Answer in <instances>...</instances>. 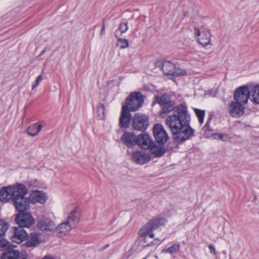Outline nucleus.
<instances>
[{
	"label": "nucleus",
	"mask_w": 259,
	"mask_h": 259,
	"mask_svg": "<svg viewBox=\"0 0 259 259\" xmlns=\"http://www.w3.org/2000/svg\"><path fill=\"white\" fill-rule=\"evenodd\" d=\"M143 259H146V257H145V258H143Z\"/></svg>",
	"instance_id": "43"
},
{
	"label": "nucleus",
	"mask_w": 259,
	"mask_h": 259,
	"mask_svg": "<svg viewBox=\"0 0 259 259\" xmlns=\"http://www.w3.org/2000/svg\"><path fill=\"white\" fill-rule=\"evenodd\" d=\"M208 248L210 250V252L211 253H212L213 254H215V249L212 245H211V244L209 245Z\"/></svg>",
	"instance_id": "38"
},
{
	"label": "nucleus",
	"mask_w": 259,
	"mask_h": 259,
	"mask_svg": "<svg viewBox=\"0 0 259 259\" xmlns=\"http://www.w3.org/2000/svg\"><path fill=\"white\" fill-rule=\"evenodd\" d=\"M80 214V209L76 207L69 213L66 221L75 228L79 223Z\"/></svg>",
	"instance_id": "15"
},
{
	"label": "nucleus",
	"mask_w": 259,
	"mask_h": 259,
	"mask_svg": "<svg viewBox=\"0 0 259 259\" xmlns=\"http://www.w3.org/2000/svg\"><path fill=\"white\" fill-rule=\"evenodd\" d=\"M42 259H54L53 257L51 256H44Z\"/></svg>",
	"instance_id": "41"
},
{
	"label": "nucleus",
	"mask_w": 259,
	"mask_h": 259,
	"mask_svg": "<svg viewBox=\"0 0 259 259\" xmlns=\"http://www.w3.org/2000/svg\"><path fill=\"white\" fill-rule=\"evenodd\" d=\"M11 243L6 240H0V249L5 250L10 247Z\"/></svg>",
	"instance_id": "34"
},
{
	"label": "nucleus",
	"mask_w": 259,
	"mask_h": 259,
	"mask_svg": "<svg viewBox=\"0 0 259 259\" xmlns=\"http://www.w3.org/2000/svg\"><path fill=\"white\" fill-rule=\"evenodd\" d=\"M149 150L150 152L156 157H160L165 153V150L162 146H156L155 143L149 148Z\"/></svg>",
	"instance_id": "25"
},
{
	"label": "nucleus",
	"mask_w": 259,
	"mask_h": 259,
	"mask_svg": "<svg viewBox=\"0 0 259 259\" xmlns=\"http://www.w3.org/2000/svg\"><path fill=\"white\" fill-rule=\"evenodd\" d=\"M195 37H197V41L201 46L205 47L208 45H211V34L209 30L201 31L198 28H194Z\"/></svg>",
	"instance_id": "9"
},
{
	"label": "nucleus",
	"mask_w": 259,
	"mask_h": 259,
	"mask_svg": "<svg viewBox=\"0 0 259 259\" xmlns=\"http://www.w3.org/2000/svg\"><path fill=\"white\" fill-rule=\"evenodd\" d=\"M165 222L164 218L158 217L151 219L141 227L138 231L139 241L141 246L145 247L154 245L155 240L153 241L155 236L153 231L164 225Z\"/></svg>",
	"instance_id": "2"
},
{
	"label": "nucleus",
	"mask_w": 259,
	"mask_h": 259,
	"mask_svg": "<svg viewBox=\"0 0 259 259\" xmlns=\"http://www.w3.org/2000/svg\"><path fill=\"white\" fill-rule=\"evenodd\" d=\"M250 91L247 86H242L238 88L235 92L234 100L239 103L246 104L250 97Z\"/></svg>",
	"instance_id": "10"
},
{
	"label": "nucleus",
	"mask_w": 259,
	"mask_h": 259,
	"mask_svg": "<svg viewBox=\"0 0 259 259\" xmlns=\"http://www.w3.org/2000/svg\"><path fill=\"white\" fill-rule=\"evenodd\" d=\"M138 137L132 132H126L121 136V140L126 146L131 147L137 144Z\"/></svg>",
	"instance_id": "19"
},
{
	"label": "nucleus",
	"mask_w": 259,
	"mask_h": 259,
	"mask_svg": "<svg viewBox=\"0 0 259 259\" xmlns=\"http://www.w3.org/2000/svg\"><path fill=\"white\" fill-rule=\"evenodd\" d=\"M15 221L19 227L29 228L34 224V219L30 212L23 211L19 212L16 216Z\"/></svg>",
	"instance_id": "6"
},
{
	"label": "nucleus",
	"mask_w": 259,
	"mask_h": 259,
	"mask_svg": "<svg viewBox=\"0 0 259 259\" xmlns=\"http://www.w3.org/2000/svg\"><path fill=\"white\" fill-rule=\"evenodd\" d=\"M243 103L238 102H232L229 107V112L232 117H238L244 113Z\"/></svg>",
	"instance_id": "18"
},
{
	"label": "nucleus",
	"mask_w": 259,
	"mask_h": 259,
	"mask_svg": "<svg viewBox=\"0 0 259 259\" xmlns=\"http://www.w3.org/2000/svg\"><path fill=\"white\" fill-rule=\"evenodd\" d=\"M24 186L22 184H16L3 187L0 190V200L3 202H7L11 199L14 200L20 191L24 190L23 189Z\"/></svg>",
	"instance_id": "3"
},
{
	"label": "nucleus",
	"mask_w": 259,
	"mask_h": 259,
	"mask_svg": "<svg viewBox=\"0 0 259 259\" xmlns=\"http://www.w3.org/2000/svg\"><path fill=\"white\" fill-rule=\"evenodd\" d=\"M131 115L126 106H122L119 119V124L121 127H127L131 121Z\"/></svg>",
	"instance_id": "20"
},
{
	"label": "nucleus",
	"mask_w": 259,
	"mask_h": 259,
	"mask_svg": "<svg viewBox=\"0 0 259 259\" xmlns=\"http://www.w3.org/2000/svg\"><path fill=\"white\" fill-rule=\"evenodd\" d=\"M98 115L100 119L103 118L104 116L105 107L103 104H101L97 108Z\"/></svg>",
	"instance_id": "33"
},
{
	"label": "nucleus",
	"mask_w": 259,
	"mask_h": 259,
	"mask_svg": "<svg viewBox=\"0 0 259 259\" xmlns=\"http://www.w3.org/2000/svg\"><path fill=\"white\" fill-rule=\"evenodd\" d=\"M37 227L42 231L51 232L55 229L56 224L50 218H43L38 222Z\"/></svg>",
	"instance_id": "11"
},
{
	"label": "nucleus",
	"mask_w": 259,
	"mask_h": 259,
	"mask_svg": "<svg viewBox=\"0 0 259 259\" xmlns=\"http://www.w3.org/2000/svg\"><path fill=\"white\" fill-rule=\"evenodd\" d=\"M47 199L46 194L41 191H33L30 193L29 196L30 201L33 204L36 203L44 204Z\"/></svg>",
	"instance_id": "16"
},
{
	"label": "nucleus",
	"mask_w": 259,
	"mask_h": 259,
	"mask_svg": "<svg viewBox=\"0 0 259 259\" xmlns=\"http://www.w3.org/2000/svg\"><path fill=\"white\" fill-rule=\"evenodd\" d=\"M132 159L138 164H144L149 161L151 158L148 154L144 151H136L133 153Z\"/></svg>",
	"instance_id": "12"
},
{
	"label": "nucleus",
	"mask_w": 259,
	"mask_h": 259,
	"mask_svg": "<svg viewBox=\"0 0 259 259\" xmlns=\"http://www.w3.org/2000/svg\"><path fill=\"white\" fill-rule=\"evenodd\" d=\"M118 29L120 31L121 34L125 33L128 29L127 23H120Z\"/></svg>",
	"instance_id": "35"
},
{
	"label": "nucleus",
	"mask_w": 259,
	"mask_h": 259,
	"mask_svg": "<svg viewBox=\"0 0 259 259\" xmlns=\"http://www.w3.org/2000/svg\"><path fill=\"white\" fill-rule=\"evenodd\" d=\"M194 111L198 118L199 122H200V123H203L204 121L205 111L204 110H199L198 109H194Z\"/></svg>",
	"instance_id": "30"
},
{
	"label": "nucleus",
	"mask_w": 259,
	"mask_h": 259,
	"mask_svg": "<svg viewBox=\"0 0 259 259\" xmlns=\"http://www.w3.org/2000/svg\"><path fill=\"white\" fill-rule=\"evenodd\" d=\"M148 124V118L145 115L137 113L133 119V126L135 130L143 132Z\"/></svg>",
	"instance_id": "7"
},
{
	"label": "nucleus",
	"mask_w": 259,
	"mask_h": 259,
	"mask_svg": "<svg viewBox=\"0 0 259 259\" xmlns=\"http://www.w3.org/2000/svg\"><path fill=\"white\" fill-rule=\"evenodd\" d=\"M115 38L117 40V46L120 49H123L128 47V40L126 39L121 38L117 34H115Z\"/></svg>",
	"instance_id": "27"
},
{
	"label": "nucleus",
	"mask_w": 259,
	"mask_h": 259,
	"mask_svg": "<svg viewBox=\"0 0 259 259\" xmlns=\"http://www.w3.org/2000/svg\"><path fill=\"white\" fill-rule=\"evenodd\" d=\"M215 139L226 141L228 140V136L225 134H215L214 135Z\"/></svg>",
	"instance_id": "36"
},
{
	"label": "nucleus",
	"mask_w": 259,
	"mask_h": 259,
	"mask_svg": "<svg viewBox=\"0 0 259 259\" xmlns=\"http://www.w3.org/2000/svg\"><path fill=\"white\" fill-rule=\"evenodd\" d=\"M171 97L168 94H164L161 97L156 96L154 103H157L161 105H174L175 102L170 99Z\"/></svg>",
	"instance_id": "23"
},
{
	"label": "nucleus",
	"mask_w": 259,
	"mask_h": 259,
	"mask_svg": "<svg viewBox=\"0 0 259 259\" xmlns=\"http://www.w3.org/2000/svg\"><path fill=\"white\" fill-rule=\"evenodd\" d=\"M250 100L256 104H259V85L254 86L250 91Z\"/></svg>",
	"instance_id": "26"
},
{
	"label": "nucleus",
	"mask_w": 259,
	"mask_h": 259,
	"mask_svg": "<svg viewBox=\"0 0 259 259\" xmlns=\"http://www.w3.org/2000/svg\"><path fill=\"white\" fill-rule=\"evenodd\" d=\"M9 224L4 220H0V238L5 235L9 228Z\"/></svg>",
	"instance_id": "28"
},
{
	"label": "nucleus",
	"mask_w": 259,
	"mask_h": 259,
	"mask_svg": "<svg viewBox=\"0 0 259 259\" xmlns=\"http://www.w3.org/2000/svg\"><path fill=\"white\" fill-rule=\"evenodd\" d=\"M187 72L185 70H183L180 68H177L175 66V70H173L172 76H178L180 75H184L186 74Z\"/></svg>",
	"instance_id": "31"
},
{
	"label": "nucleus",
	"mask_w": 259,
	"mask_h": 259,
	"mask_svg": "<svg viewBox=\"0 0 259 259\" xmlns=\"http://www.w3.org/2000/svg\"><path fill=\"white\" fill-rule=\"evenodd\" d=\"M26 185L29 188H34L39 187L41 184L38 180L34 179L28 181L26 183Z\"/></svg>",
	"instance_id": "32"
},
{
	"label": "nucleus",
	"mask_w": 259,
	"mask_h": 259,
	"mask_svg": "<svg viewBox=\"0 0 259 259\" xmlns=\"http://www.w3.org/2000/svg\"><path fill=\"white\" fill-rule=\"evenodd\" d=\"M105 24L103 23L102 24V28H101V31H100V34L101 35H103L105 33Z\"/></svg>",
	"instance_id": "40"
},
{
	"label": "nucleus",
	"mask_w": 259,
	"mask_h": 259,
	"mask_svg": "<svg viewBox=\"0 0 259 259\" xmlns=\"http://www.w3.org/2000/svg\"><path fill=\"white\" fill-rule=\"evenodd\" d=\"M108 246H109V245H108H108H107L105 247V248H107V247H108Z\"/></svg>",
	"instance_id": "42"
},
{
	"label": "nucleus",
	"mask_w": 259,
	"mask_h": 259,
	"mask_svg": "<svg viewBox=\"0 0 259 259\" xmlns=\"http://www.w3.org/2000/svg\"><path fill=\"white\" fill-rule=\"evenodd\" d=\"M42 74H40L37 76L35 80V84H34L32 85V90H34L36 87H37L39 84V83L42 81Z\"/></svg>",
	"instance_id": "37"
},
{
	"label": "nucleus",
	"mask_w": 259,
	"mask_h": 259,
	"mask_svg": "<svg viewBox=\"0 0 259 259\" xmlns=\"http://www.w3.org/2000/svg\"><path fill=\"white\" fill-rule=\"evenodd\" d=\"M23 189L24 190L20 191L13 201L14 205L19 212L25 211L30 206V200L25 197L28 193L27 188L24 185Z\"/></svg>",
	"instance_id": "4"
},
{
	"label": "nucleus",
	"mask_w": 259,
	"mask_h": 259,
	"mask_svg": "<svg viewBox=\"0 0 259 259\" xmlns=\"http://www.w3.org/2000/svg\"><path fill=\"white\" fill-rule=\"evenodd\" d=\"M203 128L204 129L205 132L209 131L210 130H209V124L208 121H207L206 122V123L205 124V125L204 126Z\"/></svg>",
	"instance_id": "39"
},
{
	"label": "nucleus",
	"mask_w": 259,
	"mask_h": 259,
	"mask_svg": "<svg viewBox=\"0 0 259 259\" xmlns=\"http://www.w3.org/2000/svg\"><path fill=\"white\" fill-rule=\"evenodd\" d=\"M144 102V98L140 93H131L126 100V106L128 111H135L141 107Z\"/></svg>",
	"instance_id": "5"
},
{
	"label": "nucleus",
	"mask_w": 259,
	"mask_h": 259,
	"mask_svg": "<svg viewBox=\"0 0 259 259\" xmlns=\"http://www.w3.org/2000/svg\"><path fill=\"white\" fill-rule=\"evenodd\" d=\"M45 124V122L41 121L30 125L27 128L28 134L32 137L36 136L41 131Z\"/></svg>",
	"instance_id": "21"
},
{
	"label": "nucleus",
	"mask_w": 259,
	"mask_h": 259,
	"mask_svg": "<svg viewBox=\"0 0 259 259\" xmlns=\"http://www.w3.org/2000/svg\"><path fill=\"white\" fill-rule=\"evenodd\" d=\"M174 105H162L160 112L161 116L172 111V114L165 119V125L169 128L176 142L181 143L194 135V130L190 126V115L187 107L180 104L173 107Z\"/></svg>",
	"instance_id": "1"
},
{
	"label": "nucleus",
	"mask_w": 259,
	"mask_h": 259,
	"mask_svg": "<svg viewBox=\"0 0 259 259\" xmlns=\"http://www.w3.org/2000/svg\"><path fill=\"white\" fill-rule=\"evenodd\" d=\"M27 237V234L22 227H14V234L12 237V240L14 242L20 243Z\"/></svg>",
	"instance_id": "17"
},
{
	"label": "nucleus",
	"mask_w": 259,
	"mask_h": 259,
	"mask_svg": "<svg viewBox=\"0 0 259 259\" xmlns=\"http://www.w3.org/2000/svg\"><path fill=\"white\" fill-rule=\"evenodd\" d=\"M73 228H74L71 225L65 221L57 227H55V231L58 237H62L68 235Z\"/></svg>",
	"instance_id": "14"
},
{
	"label": "nucleus",
	"mask_w": 259,
	"mask_h": 259,
	"mask_svg": "<svg viewBox=\"0 0 259 259\" xmlns=\"http://www.w3.org/2000/svg\"><path fill=\"white\" fill-rule=\"evenodd\" d=\"M153 131L155 139L158 143L163 144L168 140V135L161 124H155L153 127Z\"/></svg>",
	"instance_id": "8"
},
{
	"label": "nucleus",
	"mask_w": 259,
	"mask_h": 259,
	"mask_svg": "<svg viewBox=\"0 0 259 259\" xmlns=\"http://www.w3.org/2000/svg\"><path fill=\"white\" fill-rule=\"evenodd\" d=\"M40 234L39 233H31L26 242L27 247H35L40 243Z\"/></svg>",
	"instance_id": "22"
},
{
	"label": "nucleus",
	"mask_w": 259,
	"mask_h": 259,
	"mask_svg": "<svg viewBox=\"0 0 259 259\" xmlns=\"http://www.w3.org/2000/svg\"><path fill=\"white\" fill-rule=\"evenodd\" d=\"M137 144L143 149H149L152 145H154V142L148 134H144L139 135Z\"/></svg>",
	"instance_id": "13"
},
{
	"label": "nucleus",
	"mask_w": 259,
	"mask_h": 259,
	"mask_svg": "<svg viewBox=\"0 0 259 259\" xmlns=\"http://www.w3.org/2000/svg\"><path fill=\"white\" fill-rule=\"evenodd\" d=\"M161 69L165 75H171L175 70V65L169 61H164L162 65Z\"/></svg>",
	"instance_id": "24"
},
{
	"label": "nucleus",
	"mask_w": 259,
	"mask_h": 259,
	"mask_svg": "<svg viewBox=\"0 0 259 259\" xmlns=\"http://www.w3.org/2000/svg\"><path fill=\"white\" fill-rule=\"evenodd\" d=\"M180 250V245L175 244L167 249H164L162 250L163 253H168L170 254L177 253Z\"/></svg>",
	"instance_id": "29"
}]
</instances>
